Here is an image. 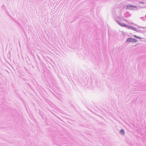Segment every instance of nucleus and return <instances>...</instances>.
<instances>
[{
    "label": "nucleus",
    "instance_id": "nucleus-1",
    "mask_svg": "<svg viewBox=\"0 0 146 146\" xmlns=\"http://www.w3.org/2000/svg\"><path fill=\"white\" fill-rule=\"evenodd\" d=\"M137 40L134 38H128L126 40L127 42H136Z\"/></svg>",
    "mask_w": 146,
    "mask_h": 146
},
{
    "label": "nucleus",
    "instance_id": "nucleus-2",
    "mask_svg": "<svg viewBox=\"0 0 146 146\" xmlns=\"http://www.w3.org/2000/svg\"><path fill=\"white\" fill-rule=\"evenodd\" d=\"M127 27H128L129 28H130V29H132L133 30H134V31H137V30L135 28H134V27H131V26H128Z\"/></svg>",
    "mask_w": 146,
    "mask_h": 146
},
{
    "label": "nucleus",
    "instance_id": "nucleus-3",
    "mask_svg": "<svg viewBox=\"0 0 146 146\" xmlns=\"http://www.w3.org/2000/svg\"><path fill=\"white\" fill-rule=\"evenodd\" d=\"M119 24L122 27H125V26H127V27L128 26L124 24H123V23H119Z\"/></svg>",
    "mask_w": 146,
    "mask_h": 146
},
{
    "label": "nucleus",
    "instance_id": "nucleus-4",
    "mask_svg": "<svg viewBox=\"0 0 146 146\" xmlns=\"http://www.w3.org/2000/svg\"><path fill=\"white\" fill-rule=\"evenodd\" d=\"M134 37H135L137 38H138V39H141V38L140 37L138 36H137L135 35H134Z\"/></svg>",
    "mask_w": 146,
    "mask_h": 146
},
{
    "label": "nucleus",
    "instance_id": "nucleus-5",
    "mask_svg": "<svg viewBox=\"0 0 146 146\" xmlns=\"http://www.w3.org/2000/svg\"><path fill=\"white\" fill-rule=\"evenodd\" d=\"M120 133L122 134H124V131L123 130H121L120 131Z\"/></svg>",
    "mask_w": 146,
    "mask_h": 146
},
{
    "label": "nucleus",
    "instance_id": "nucleus-6",
    "mask_svg": "<svg viewBox=\"0 0 146 146\" xmlns=\"http://www.w3.org/2000/svg\"><path fill=\"white\" fill-rule=\"evenodd\" d=\"M131 7H135V6H131Z\"/></svg>",
    "mask_w": 146,
    "mask_h": 146
},
{
    "label": "nucleus",
    "instance_id": "nucleus-7",
    "mask_svg": "<svg viewBox=\"0 0 146 146\" xmlns=\"http://www.w3.org/2000/svg\"><path fill=\"white\" fill-rule=\"evenodd\" d=\"M140 3H143V2H140Z\"/></svg>",
    "mask_w": 146,
    "mask_h": 146
}]
</instances>
